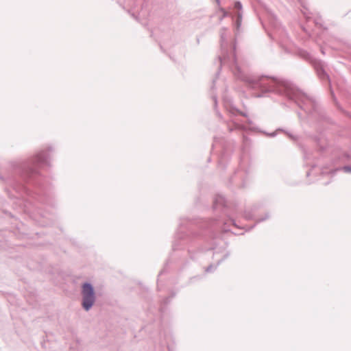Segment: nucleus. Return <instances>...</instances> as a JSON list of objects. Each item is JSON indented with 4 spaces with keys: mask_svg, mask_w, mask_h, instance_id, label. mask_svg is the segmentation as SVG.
<instances>
[{
    "mask_svg": "<svg viewBox=\"0 0 351 351\" xmlns=\"http://www.w3.org/2000/svg\"><path fill=\"white\" fill-rule=\"evenodd\" d=\"M37 160L39 162L45 161L47 160V156L45 153H39L37 156Z\"/></svg>",
    "mask_w": 351,
    "mask_h": 351,
    "instance_id": "obj_15",
    "label": "nucleus"
},
{
    "mask_svg": "<svg viewBox=\"0 0 351 351\" xmlns=\"http://www.w3.org/2000/svg\"><path fill=\"white\" fill-rule=\"evenodd\" d=\"M213 208L216 213L221 215L210 221L181 218L172 244L173 252L186 246L187 254L191 260L196 259L199 252L206 250H213L214 255L221 254L216 265L210 264L206 268L207 273L212 272L230 256V252L226 250L227 245L219 239L214 232H228L230 231V224L239 228L232 218L233 212L223 195H215Z\"/></svg>",
    "mask_w": 351,
    "mask_h": 351,
    "instance_id": "obj_1",
    "label": "nucleus"
},
{
    "mask_svg": "<svg viewBox=\"0 0 351 351\" xmlns=\"http://www.w3.org/2000/svg\"><path fill=\"white\" fill-rule=\"evenodd\" d=\"M301 54L306 59L308 60L313 64L316 73L321 80L330 82V77L325 71V63L318 59L313 58L308 53L303 51Z\"/></svg>",
    "mask_w": 351,
    "mask_h": 351,
    "instance_id": "obj_5",
    "label": "nucleus"
},
{
    "mask_svg": "<svg viewBox=\"0 0 351 351\" xmlns=\"http://www.w3.org/2000/svg\"><path fill=\"white\" fill-rule=\"evenodd\" d=\"M219 10L222 13V16L219 19V21H221L225 17L228 16V12L221 7L219 8Z\"/></svg>",
    "mask_w": 351,
    "mask_h": 351,
    "instance_id": "obj_14",
    "label": "nucleus"
},
{
    "mask_svg": "<svg viewBox=\"0 0 351 351\" xmlns=\"http://www.w3.org/2000/svg\"><path fill=\"white\" fill-rule=\"evenodd\" d=\"M228 150L226 147H223V152L219 160V167H221L222 169L226 168L225 162L228 160L229 157Z\"/></svg>",
    "mask_w": 351,
    "mask_h": 351,
    "instance_id": "obj_8",
    "label": "nucleus"
},
{
    "mask_svg": "<svg viewBox=\"0 0 351 351\" xmlns=\"http://www.w3.org/2000/svg\"><path fill=\"white\" fill-rule=\"evenodd\" d=\"M70 349L73 350L74 348H73V346H71Z\"/></svg>",
    "mask_w": 351,
    "mask_h": 351,
    "instance_id": "obj_30",
    "label": "nucleus"
},
{
    "mask_svg": "<svg viewBox=\"0 0 351 351\" xmlns=\"http://www.w3.org/2000/svg\"><path fill=\"white\" fill-rule=\"evenodd\" d=\"M227 32L226 27L220 30L221 54L218 57L217 75H219L222 66H228L233 75L249 88L258 91L256 97L278 95L286 101L282 105H295L303 110L309 122H320L326 119L324 110L315 99L303 93L291 82L281 77L254 75L242 69L236 58L235 43L233 45V52L228 51Z\"/></svg>",
    "mask_w": 351,
    "mask_h": 351,
    "instance_id": "obj_2",
    "label": "nucleus"
},
{
    "mask_svg": "<svg viewBox=\"0 0 351 351\" xmlns=\"http://www.w3.org/2000/svg\"><path fill=\"white\" fill-rule=\"evenodd\" d=\"M278 131L285 132L290 138H291L293 140H296L298 138L297 136H293V134H291L289 132L285 131V130H284L282 128H278L275 132H273L271 133H265V134H266L267 136H268L269 137H275L277 135V132Z\"/></svg>",
    "mask_w": 351,
    "mask_h": 351,
    "instance_id": "obj_10",
    "label": "nucleus"
},
{
    "mask_svg": "<svg viewBox=\"0 0 351 351\" xmlns=\"http://www.w3.org/2000/svg\"><path fill=\"white\" fill-rule=\"evenodd\" d=\"M158 281V287H159V279H157Z\"/></svg>",
    "mask_w": 351,
    "mask_h": 351,
    "instance_id": "obj_29",
    "label": "nucleus"
},
{
    "mask_svg": "<svg viewBox=\"0 0 351 351\" xmlns=\"http://www.w3.org/2000/svg\"><path fill=\"white\" fill-rule=\"evenodd\" d=\"M81 296L82 307L85 311L88 312L93 308L97 299L95 287L92 283L89 282L82 283Z\"/></svg>",
    "mask_w": 351,
    "mask_h": 351,
    "instance_id": "obj_4",
    "label": "nucleus"
},
{
    "mask_svg": "<svg viewBox=\"0 0 351 351\" xmlns=\"http://www.w3.org/2000/svg\"><path fill=\"white\" fill-rule=\"evenodd\" d=\"M215 80H214L213 81V84H215ZM213 86H214V85H213V86H211V88H213Z\"/></svg>",
    "mask_w": 351,
    "mask_h": 351,
    "instance_id": "obj_27",
    "label": "nucleus"
},
{
    "mask_svg": "<svg viewBox=\"0 0 351 351\" xmlns=\"http://www.w3.org/2000/svg\"><path fill=\"white\" fill-rule=\"evenodd\" d=\"M243 141H247V137L245 136V135H243Z\"/></svg>",
    "mask_w": 351,
    "mask_h": 351,
    "instance_id": "obj_23",
    "label": "nucleus"
},
{
    "mask_svg": "<svg viewBox=\"0 0 351 351\" xmlns=\"http://www.w3.org/2000/svg\"><path fill=\"white\" fill-rule=\"evenodd\" d=\"M244 217L247 219V220H250V219H254V215L252 214L251 212L250 211H245V213H244Z\"/></svg>",
    "mask_w": 351,
    "mask_h": 351,
    "instance_id": "obj_17",
    "label": "nucleus"
},
{
    "mask_svg": "<svg viewBox=\"0 0 351 351\" xmlns=\"http://www.w3.org/2000/svg\"><path fill=\"white\" fill-rule=\"evenodd\" d=\"M215 1L217 3V5L219 6L220 5V0H215Z\"/></svg>",
    "mask_w": 351,
    "mask_h": 351,
    "instance_id": "obj_24",
    "label": "nucleus"
},
{
    "mask_svg": "<svg viewBox=\"0 0 351 351\" xmlns=\"http://www.w3.org/2000/svg\"><path fill=\"white\" fill-rule=\"evenodd\" d=\"M247 123L249 124H252V121L250 120V119H247Z\"/></svg>",
    "mask_w": 351,
    "mask_h": 351,
    "instance_id": "obj_26",
    "label": "nucleus"
},
{
    "mask_svg": "<svg viewBox=\"0 0 351 351\" xmlns=\"http://www.w3.org/2000/svg\"><path fill=\"white\" fill-rule=\"evenodd\" d=\"M270 23L271 25L276 29H279L280 25L278 22L276 16L275 15H271Z\"/></svg>",
    "mask_w": 351,
    "mask_h": 351,
    "instance_id": "obj_11",
    "label": "nucleus"
},
{
    "mask_svg": "<svg viewBox=\"0 0 351 351\" xmlns=\"http://www.w3.org/2000/svg\"><path fill=\"white\" fill-rule=\"evenodd\" d=\"M223 104L225 109L230 114V121H227V128L230 132L234 131H244L246 130L245 126L241 123V121L237 120L234 117L240 114L243 117H247L246 112H241L237 109L233 104L232 99L228 96H224L223 98Z\"/></svg>",
    "mask_w": 351,
    "mask_h": 351,
    "instance_id": "obj_3",
    "label": "nucleus"
},
{
    "mask_svg": "<svg viewBox=\"0 0 351 351\" xmlns=\"http://www.w3.org/2000/svg\"><path fill=\"white\" fill-rule=\"evenodd\" d=\"M234 9L237 10L238 12H242V3L241 1H237L234 4Z\"/></svg>",
    "mask_w": 351,
    "mask_h": 351,
    "instance_id": "obj_16",
    "label": "nucleus"
},
{
    "mask_svg": "<svg viewBox=\"0 0 351 351\" xmlns=\"http://www.w3.org/2000/svg\"><path fill=\"white\" fill-rule=\"evenodd\" d=\"M246 171L238 169L230 179V182L239 188L245 186Z\"/></svg>",
    "mask_w": 351,
    "mask_h": 351,
    "instance_id": "obj_7",
    "label": "nucleus"
},
{
    "mask_svg": "<svg viewBox=\"0 0 351 351\" xmlns=\"http://www.w3.org/2000/svg\"><path fill=\"white\" fill-rule=\"evenodd\" d=\"M168 265V262L166 263L165 267L160 271L158 277L161 276L164 273L166 272V267Z\"/></svg>",
    "mask_w": 351,
    "mask_h": 351,
    "instance_id": "obj_21",
    "label": "nucleus"
},
{
    "mask_svg": "<svg viewBox=\"0 0 351 351\" xmlns=\"http://www.w3.org/2000/svg\"><path fill=\"white\" fill-rule=\"evenodd\" d=\"M298 116L300 120H302L304 118V117L302 116V114L300 112H298Z\"/></svg>",
    "mask_w": 351,
    "mask_h": 351,
    "instance_id": "obj_22",
    "label": "nucleus"
},
{
    "mask_svg": "<svg viewBox=\"0 0 351 351\" xmlns=\"http://www.w3.org/2000/svg\"><path fill=\"white\" fill-rule=\"evenodd\" d=\"M242 17H243V12H238L236 14V20L234 22V27L236 34H238L240 31V27L241 26V22H242Z\"/></svg>",
    "mask_w": 351,
    "mask_h": 351,
    "instance_id": "obj_9",
    "label": "nucleus"
},
{
    "mask_svg": "<svg viewBox=\"0 0 351 351\" xmlns=\"http://www.w3.org/2000/svg\"><path fill=\"white\" fill-rule=\"evenodd\" d=\"M176 293H173L171 296V297H167V298H165L164 300H163V304L165 305L169 304L170 302V299L171 298H173L175 296Z\"/></svg>",
    "mask_w": 351,
    "mask_h": 351,
    "instance_id": "obj_19",
    "label": "nucleus"
},
{
    "mask_svg": "<svg viewBox=\"0 0 351 351\" xmlns=\"http://www.w3.org/2000/svg\"><path fill=\"white\" fill-rule=\"evenodd\" d=\"M143 7L144 3H143L142 0H137L136 1H132L130 0L125 3V5L123 6V8L126 9L128 12L130 13L136 20H138L141 12H143Z\"/></svg>",
    "mask_w": 351,
    "mask_h": 351,
    "instance_id": "obj_6",
    "label": "nucleus"
},
{
    "mask_svg": "<svg viewBox=\"0 0 351 351\" xmlns=\"http://www.w3.org/2000/svg\"><path fill=\"white\" fill-rule=\"evenodd\" d=\"M303 154H304V159L305 160H307L308 159L310 158V156H309L308 154L307 153V152L304 149H303Z\"/></svg>",
    "mask_w": 351,
    "mask_h": 351,
    "instance_id": "obj_20",
    "label": "nucleus"
},
{
    "mask_svg": "<svg viewBox=\"0 0 351 351\" xmlns=\"http://www.w3.org/2000/svg\"><path fill=\"white\" fill-rule=\"evenodd\" d=\"M269 217H270V215H269V213H265V217H263V218H259V219H256V223H255L254 226H252V227H250V228L248 229V230H251L252 228H254V227L257 223H261V222H262V221H264L265 220H266V219H269Z\"/></svg>",
    "mask_w": 351,
    "mask_h": 351,
    "instance_id": "obj_12",
    "label": "nucleus"
},
{
    "mask_svg": "<svg viewBox=\"0 0 351 351\" xmlns=\"http://www.w3.org/2000/svg\"><path fill=\"white\" fill-rule=\"evenodd\" d=\"M212 99H213V100L214 101L215 109L216 110L217 114L218 115V117L220 119H223L222 114L217 110V96L215 95H212Z\"/></svg>",
    "mask_w": 351,
    "mask_h": 351,
    "instance_id": "obj_13",
    "label": "nucleus"
},
{
    "mask_svg": "<svg viewBox=\"0 0 351 351\" xmlns=\"http://www.w3.org/2000/svg\"><path fill=\"white\" fill-rule=\"evenodd\" d=\"M310 173H311L310 171H307L306 172V176H309Z\"/></svg>",
    "mask_w": 351,
    "mask_h": 351,
    "instance_id": "obj_28",
    "label": "nucleus"
},
{
    "mask_svg": "<svg viewBox=\"0 0 351 351\" xmlns=\"http://www.w3.org/2000/svg\"><path fill=\"white\" fill-rule=\"evenodd\" d=\"M340 169L346 173H351V166H349V165L343 166Z\"/></svg>",
    "mask_w": 351,
    "mask_h": 351,
    "instance_id": "obj_18",
    "label": "nucleus"
},
{
    "mask_svg": "<svg viewBox=\"0 0 351 351\" xmlns=\"http://www.w3.org/2000/svg\"><path fill=\"white\" fill-rule=\"evenodd\" d=\"M321 52L322 54H325V52L324 51V49L323 48H321Z\"/></svg>",
    "mask_w": 351,
    "mask_h": 351,
    "instance_id": "obj_25",
    "label": "nucleus"
}]
</instances>
